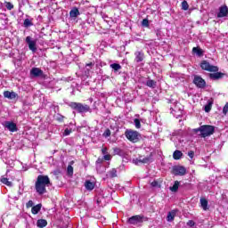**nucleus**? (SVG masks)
Wrapping results in <instances>:
<instances>
[{
	"mask_svg": "<svg viewBox=\"0 0 228 228\" xmlns=\"http://www.w3.org/2000/svg\"><path fill=\"white\" fill-rule=\"evenodd\" d=\"M47 186H51V179L48 175H39L35 183L36 191L38 195L47 193Z\"/></svg>",
	"mask_w": 228,
	"mask_h": 228,
	"instance_id": "1",
	"label": "nucleus"
},
{
	"mask_svg": "<svg viewBox=\"0 0 228 228\" xmlns=\"http://www.w3.org/2000/svg\"><path fill=\"white\" fill-rule=\"evenodd\" d=\"M194 133L202 138H206V136H211V134L215 133V127L209 125L201 126L200 127L194 129Z\"/></svg>",
	"mask_w": 228,
	"mask_h": 228,
	"instance_id": "2",
	"label": "nucleus"
},
{
	"mask_svg": "<svg viewBox=\"0 0 228 228\" xmlns=\"http://www.w3.org/2000/svg\"><path fill=\"white\" fill-rule=\"evenodd\" d=\"M69 106L77 111V113H88V111H90V106L83 103L71 102Z\"/></svg>",
	"mask_w": 228,
	"mask_h": 228,
	"instance_id": "3",
	"label": "nucleus"
},
{
	"mask_svg": "<svg viewBox=\"0 0 228 228\" xmlns=\"http://www.w3.org/2000/svg\"><path fill=\"white\" fill-rule=\"evenodd\" d=\"M125 136L129 142H132V143H136L140 140V133L131 129L126 130Z\"/></svg>",
	"mask_w": 228,
	"mask_h": 228,
	"instance_id": "4",
	"label": "nucleus"
},
{
	"mask_svg": "<svg viewBox=\"0 0 228 228\" xmlns=\"http://www.w3.org/2000/svg\"><path fill=\"white\" fill-rule=\"evenodd\" d=\"M202 70H207L208 72H218V67L211 65L208 61H203L200 63Z\"/></svg>",
	"mask_w": 228,
	"mask_h": 228,
	"instance_id": "5",
	"label": "nucleus"
},
{
	"mask_svg": "<svg viewBox=\"0 0 228 228\" xmlns=\"http://www.w3.org/2000/svg\"><path fill=\"white\" fill-rule=\"evenodd\" d=\"M133 163H134V165L152 163V157L139 156L138 158L133 159Z\"/></svg>",
	"mask_w": 228,
	"mask_h": 228,
	"instance_id": "6",
	"label": "nucleus"
},
{
	"mask_svg": "<svg viewBox=\"0 0 228 228\" xmlns=\"http://www.w3.org/2000/svg\"><path fill=\"white\" fill-rule=\"evenodd\" d=\"M4 129H7V131H10L11 133H17L19 131V128H17V124H15L13 121H4L2 123Z\"/></svg>",
	"mask_w": 228,
	"mask_h": 228,
	"instance_id": "7",
	"label": "nucleus"
},
{
	"mask_svg": "<svg viewBox=\"0 0 228 228\" xmlns=\"http://www.w3.org/2000/svg\"><path fill=\"white\" fill-rule=\"evenodd\" d=\"M26 44L28 45L29 51L32 53H37V40L33 39V37L28 36L25 39Z\"/></svg>",
	"mask_w": 228,
	"mask_h": 228,
	"instance_id": "8",
	"label": "nucleus"
},
{
	"mask_svg": "<svg viewBox=\"0 0 228 228\" xmlns=\"http://www.w3.org/2000/svg\"><path fill=\"white\" fill-rule=\"evenodd\" d=\"M194 85L198 88H205L206 87V80H204L200 76H195L193 79Z\"/></svg>",
	"mask_w": 228,
	"mask_h": 228,
	"instance_id": "9",
	"label": "nucleus"
},
{
	"mask_svg": "<svg viewBox=\"0 0 228 228\" xmlns=\"http://www.w3.org/2000/svg\"><path fill=\"white\" fill-rule=\"evenodd\" d=\"M173 174L174 175H186V167H183V166H175L173 168Z\"/></svg>",
	"mask_w": 228,
	"mask_h": 228,
	"instance_id": "10",
	"label": "nucleus"
},
{
	"mask_svg": "<svg viewBox=\"0 0 228 228\" xmlns=\"http://www.w3.org/2000/svg\"><path fill=\"white\" fill-rule=\"evenodd\" d=\"M142 222H143V216H133L128 218V224H131V225H136L138 224H142Z\"/></svg>",
	"mask_w": 228,
	"mask_h": 228,
	"instance_id": "11",
	"label": "nucleus"
},
{
	"mask_svg": "<svg viewBox=\"0 0 228 228\" xmlns=\"http://www.w3.org/2000/svg\"><path fill=\"white\" fill-rule=\"evenodd\" d=\"M228 15V8L227 5H223L219 8V12L217 13L218 19H222L224 17H227Z\"/></svg>",
	"mask_w": 228,
	"mask_h": 228,
	"instance_id": "12",
	"label": "nucleus"
},
{
	"mask_svg": "<svg viewBox=\"0 0 228 228\" xmlns=\"http://www.w3.org/2000/svg\"><path fill=\"white\" fill-rule=\"evenodd\" d=\"M44 74V71L40 68H32L30 70V76L32 77H40Z\"/></svg>",
	"mask_w": 228,
	"mask_h": 228,
	"instance_id": "13",
	"label": "nucleus"
},
{
	"mask_svg": "<svg viewBox=\"0 0 228 228\" xmlns=\"http://www.w3.org/2000/svg\"><path fill=\"white\" fill-rule=\"evenodd\" d=\"M134 56H135L134 61H136V63L142 62V61L143 58H144L143 52H142V51H137V52H135V53H134Z\"/></svg>",
	"mask_w": 228,
	"mask_h": 228,
	"instance_id": "14",
	"label": "nucleus"
},
{
	"mask_svg": "<svg viewBox=\"0 0 228 228\" xmlns=\"http://www.w3.org/2000/svg\"><path fill=\"white\" fill-rule=\"evenodd\" d=\"M208 76L211 79L216 81V79H222L224 77V73L216 71V73H210Z\"/></svg>",
	"mask_w": 228,
	"mask_h": 228,
	"instance_id": "15",
	"label": "nucleus"
},
{
	"mask_svg": "<svg viewBox=\"0 0 228 228\" xmlns=\"http://www.w3.org/2000/svg\"><path fill=\"white\" fill-rule=\"evenodd\" d=\"M4 97H5V99H11V100L16 99L17 94L15 92L4 91Z\"/></svg>",
	"mask_w": 228,
	"mask_h": 228,
	"instance_id": "16",
	"label": "nucleus"
},
{
	"mask_svg": "<svg viewBox=\"0 0 228 228\" xmlns=\"http://www.w3.org/2000/svg\"><path fill=\"white\" fill-rule=\"evenodd\" d=\"M175 215H177V210H172L168 212L167 216V222H174V218H175Z\"/></svg>",
	"mask_w": 228,
	"mask_h": 228,
	"instance_id": "17",
	"label": "nucleus"
},
{
	"mask_svg": "<svg viewBox=\"0 0 228 228\" xmlns=\"http://www.w3.org/2000/svg\"><path fill=\"white\" fill-rule=\"evenodd\" d=\"M78 15H80L79 12V9L78 8H73L70 12H69V17L71 19H76V17H78Z\"/></svg>",
	"mask_w": 228,
	"mask_h": 228,
	"instance_id": "18",
	"label": "nucleus"
},
{
	"mask_svg": "<svg viewBox=\"0 0 228 228\" xmlns=\"http://www.w3.org/2000/svg\"><path fill=\"white\" fill-rule=\"evenodd\" d=\"M181 158H183V151L179 150L175 151L173 153V159L175 160H179L181 159Z\"/></svg>",
	"mask_w": 228,
	"mask_h": 228,
	"instance_id": "19",
	"label": "nucleus"
},
{
	"mask_svg": "<svg viewBox=\"0 0 228 228\" xmlns=\"http://www.w3.org/2000/svg\"><path fill=\"white\" fill-rule=\"evenodd\" d=\"M200 202V205H201V208H202L203 211H208L209 209L208 208V200H206L204 198H201Z\"/></svg>",
	"mask_w": 228,
	"mask_h": 228,
	"instance_id": "20",
	"label": "nucleus"
},
{
	"mask_svg": "<svg viewBox=\"0 0 228 228\" xmlns=\"http://www.w3.org/2000/svg\"><path fill=\"white\" fill-rule=\"evenodd\" d=\"M42 209V204H37L32 207L31 213L33 215H38V212Z\"/></svg>",
	"mask_w": 228,
	"mask_h": 228,
	"instance_id": "21",
	"label": "nucleus"
},
{
	"mask_svg": "<svg viewBox=\"0 0 228 228\" xmlns=\"http://www.w3.org/2000/svg\"><path fill=\"white\" fill-rule=\"evenodd\" d=\"M37 226L39 228H44L47 226V220L45 219H38L37 222Z\"/></svg>",
	"mask_w": 228,
	"mask_h": 228,
	"instance_id": "22",
	"label": "nucleus"
},
{
	"mask_svg": "<svg viewBox=\"0 0 228 228\" xmlns=\"http://www.w3.org/2000/svg\"><path fill=\"white\" fill-rule=\"evenodd\" d=\"M107 177L112 179L113 177H117V169L112 168L107 173Z\"/></svg>",
	"mask_w": 228,
	"mask_h": 228,
	"instance_id": "23",
	"label": "nucleus"
},
{
	"mask_svg": "<svg viewBox=\"0 0 228 228\" xmlns=\"http://www.w3.org/2000/svg\"><path fill=\"white\" fill-rule=\"evenodd\" d=\"M1 183H3V184H5L6 186L12 187L13 186V183H12V182H10L8 180V178L2 176L1 177Z\"/></svg>",
	"mask_w": 228,
	"mask_h": 228,
	"instance_id": "24",
	"label": "nucleus"
},
{
	"mask_svg": "<svg viewBox=\"0 0 228 228\" xmlns=\"http://www.w3.org/2000/svg\"><path fill=\"white\" fill-rule=\"evenodd\" d=\"M85 187L87 190L92 191V190H94V188H95V184L90 181H86Z\"/></svg>",
	"mask_w": 228,
	"mask_h": 228,
	"instance_id": "25",
	"label": "nucleus"
},
{
	"mask_svg": "<svg viewBox=\"0 0 228 228\" xmlns=\"http://www.w3.org/2000/svg\"><path fill=\"white\" fill-rule=\"evenodd\" d=\"M192 53H194V54H197V56H202V54H204V51H202V49L199 47H193Z\"/></svg>",
	"mask_w": 228,
	"mask_h": 228,
	"instance_id": "26",
	"label": "nucleus"
},
{
	"mask_svg": "<svg viewBox=\"0 0 228 228\" xmlns=\"http://www.w3.org/2000/svg\"><path fill=\"white\" fill-rule=\"evenodd\" d=\"M110 69H113L114 72H118L122 69V66L118 63H112L110 65Z\"/></svg>",
	"mask_w": 228,
	"mask_h": 228,
	"instance_id": "27",
	"label": "nucleus"
},
{
	"mask_svg": "<svg viewBox=\"0 0 228 228\" xmlns=\"http://www.w3.org/2000/svg\"><path fill=\"white\" fill-rule=\"evenodd\" d=\"M179 184H180L179 181H175L174 185L169 187V190L171 191H173L174 193H175V191H177V190H179Z\"/></svg>",
	"mask_w": 228,
	"mask_h": 228,
	"instance_id": "28",
	"label": "nucleus"
},
{
	"mask_svg": "<svg viewBox=\"0 0 228 228\" xmlns=\"http://www.w3.org/2000/svg\"><path fill=\"white\" fill-rule=\"evenodd\" d=\"M24 28H30V26H33V22L29 19H25L23 22Z\"/></svg>",
	"mask_w": 228,
	"mask_h": 228,
	"instance_id": "29",
	"label": "nucleus"
},
{
	"mask_svg": "<svg viewBox=\"0 0 228 228\" xmlns=\"http://www.w3.org/2000/svg\"><path fill=\"white\" fill-rule=\"evenodd\" d=\"M146 85L150 87V88H156V81L154 80H148L146 82Z\"/></svg>",
	"mask_w": 228,
	"mask_h": 228,
	"instance_id": "30",
	"label": "nucleus"
},
{
	"mask_svg": "<svg viewBox=\"0 0 228 228\" xmlns=\"http://www.w3.org/2000/svg\"><path fill=\"white\" fill-rule=\"evenodd\" d=\"M4 4L7 10H13V4L11 2H4Z\"/></svg>",
	"mask_w": 228,
	"mask_h": 228,
	"instance_id": "31",
	"label": "nucleus"
},
{
	"mask_svg": "<svg viewBox=\"0 0 228 228\" xmlns=\"http://www.w3.org/2000/svg\"><path fill=\"white\" fill-rule=\"evenodd\" d=\"M151 186L152 188H161V184L156 180L151 183Z\"/></svg>",
	"mask_w": 228,
	"mask_h": 228,
	"instance_id": "32",
	"label": "nucleus"
},
{
	"mask_svg": "<svg viewBox=\"0 0 228 228\" xmlns=\"http://www.w3.org/2000/svg\"><path fill=\"white\" fill-rule=\"evenodd\" d=\"M134 124L136 129H140V127H142V124L140 123V119L138 118L134 119Z\"/></svg>",
	"mask_w": 228,
	"mask_h": 228,
	"instance_id": "33",
	"label": "nucleus"
},
{
	"mask_svg": "<svg viewBox=\"0 0 228 228\" xmlns=\"http://www.w3.org/2000/svg\"><path fill=\"white\" fill-rule=\"evenodd\" d=\"M92 67H94L93 62H90V63L86 65V72H87V74H90V69H92Z\"/></svg>",
	"mask_w": 228,
	"mask_h": 228,
	"instance_id": "34",
	"label": "nucleus"
},
{
	"mask_svg": "<svg viewBox=\"0 0 228 228\" xmlns=\"http://www.w3.org/2000/svg\"><path fill=\"white\" fill-rule=\"evenodd\" d=\"M188 8H190V6L188 5V2L183 1L182 2V10H188Z\"/></svg>",
	"mask_w": 228,
	"mask_h": 228,
	"instance_id": "35",
	"label": "nucleus"
},
{
	"mask_svg": "<svg viewBox=\"0 0 228 228\" xmlns=\"http://www.w3.org/2000/svg\"><path fill=\"white\" fill-rule=\"evenodd\" d=\"M104 138H108L111 136V131L110 129H106L105 132L103 133Z\"/></svg>",
	"mask_w": 228,
	"mask_h": 228,
	"instance_id": "36",
	"label": "nucleus"
},
{
	"mask_svg": "<svg viewBox=\"0 0 228 228\" xmlns=\"http://www.w3.org/2000/svg\"><path fill=\"white\" fill-rule=\"evenodd\" d=\"M204 110L206 113H209V111H211V103L205 105Z\"/></svg>",
	"mask_w": 228,
	"mask_h": 228,
	"instance_id": "37",
	"label": "nucleus"
},
{
	"mask_svg": "<svg viewBox=\"0 0 228 228\" xmlns=\"http://www.w3.org/2000/svg\"><path fill=\"white\" fill-rule=\"evenodd\" d=\"M70 133H72V129H70V128H66V129L64 130L63 136H69V134H70Z\"/></svg>",
	"mask_w": 228,
	"mask_h": 228,
	"instance_id": "38",
	"label": "nucleus"
},
{
	"mask_svg": "<svg viewBox=\"0 0 228 228\" xmlns=\"http://www.w3.org/2000/svg\"><path fill=\"white\" fill-rule=\"evenodd\" d=\"M142 25L144 26V28H149V20L143 19L142 21Z\"/></svg>",
	"mask_w": 228,
	"mask_h": 228,
	"instance_id": "39",
	"label": "nucleus"
},
{
	"mask_svg": "<svg viewBox=\"0 0 228 228\" xmlns=\"http://www.w3.org/2000/svg\"><path fill=\"white\" fill-rule=\"evenodd\" d=\"M224 115H227L228 113V102L225 103L224 109H223Z\"/></svg>",
	"mask_w": 228,
	"mask_h": 228,
	"instance_id": "40",
	"label": "nucleus"
},
{
	"mask_svg": "<svg viewBox=\"0 0 228 228\" xmlns=\"http://www.w3.org/2000/svg\"><path fill=\"white\" fill-rule=\"evenodd\" d=\"M188 156L191 159H193V158L195 156V152L193 151H188Z\"/></svg>",
	"mask_w": 228,
	"mask_h": 228,
	"instance_id": "41",
	"label": "nucleus"
},
{
	"mask_svg": "<svg viewBox=\"0 0 228 228\" xmlns=\"http://www.w3.org/2000/svg\"><path fill=\"white\" fill-rule=\"evenodd\" d=\"M103 159H105V161H110L111 160V155L107 154L103 156Z\"/></svg>",
	"mask_w": 228,
	"mask_h": 228,
	"instance_id": "42",
	"label": "nucleus"
},
{
	"mask_svg": "<svg viewBox=\"0 0 228 228\" xmlns=\"http://www.w3.org/2000/svg\"><path fill=\"white\" fill-rule=\"evenodd\" d=\"M187 225H188L189 227H193V225H195V222H193V220H189V221L187 222Z\"/></svg>",
	"mask_w": 228,
	"mask_h": 228,
	"instance_id": "43",
	"label": "nucleus"
},
{
	"mask_svg": "<svg viewBox=\"0 0 228 228\" xmlns=\"http://www.w3.org/2000/svg\"><path fill=\"white\" fill-rule=\"evenodd\" d=\"M74 173V167L72 166L68 167V174H73Z\"/></svg>",
	"mask_w": 228,
	"mask_h": 228,
	"instance_id": "44",
	"label": "nucleus"
},
{
	"mask_svg": "<svg viewBox=\"0 0 228 228\" xmlns=\"http://www.w3.org/2000/svg\"><path fill=\"white\" fill-rule=\"evenodd\" d=\"M27 208H33L34 203L33 200H28V203L26 204Z\"/></svg>",
	"mask_w": 228,
	"mask_h": 228,
	"instance_id": "45",
	"label": "nucleus"
},
{
	"mask_svg": "<svg viewBox=\"0 0 228 228\" xmlns=\"http://www.w3.org/2000/svg\"><path fill=\"white\" fill-rule=\"evenodd\" d=\"M102 154H103V156H106L108 154V148H102Z\"/></svg>",
	"mask_w": 228,
	"mask_h": 228,
	"instance_id": "46",
	"label": "nucleus"
},
{
	"mask_svg": "<svg viewBox=\"0 0 228 228\" xmlns=\"http://www.w3.org/2000/svg\"><path fill=\"white\" fill-rule=\"evenodd\" d=\"M114 152H116L118 154V152H120V149L118 148H114Z\"/></svg>",
	"mask_w": 228,
	"mask_h": 228,
	"instance_id": "47",
	"label": "nucleus"
},
{
	"mask_svg": "<svg viewBox=\"0 0 228 228\" xmlns=\"http://www.w3.org/2000/svg\"><path fill=\"white\" fill-rule=\"evenodd\" d=\"M102 159H97V163H102Z\"/></svg>",
	"mask_w": 228,
	"mask_h": 228,
	"instance_id": "48",
	"label": "nucleus"
},
{
	"mask_svg": "<svg viewBox=\"0 0 228 228\" xmlns=\"http://www.w3.org/2000/svg\"><path fill=\"white\" fill-rule=\"evenodd\" d=\"M226 177H228V170H227V172H226Z\"/></svg>",
	"mask_w": 228,
	"mask_h": 228,
	"instance_id": "49",
	"label": "nucleus"
}]
</instances>
